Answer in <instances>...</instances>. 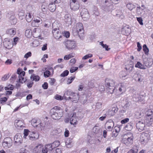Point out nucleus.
I'll use <instances>...</instances> for the list:
<instances>
[{
  "instance_id": "nucleus-12",
  "label": "nucleus",
  "mask_w": 153,
  "mask_h": 153,
  "mask_svg": "<svg viewBox=\"0 0 153 153\" xmlns=\"http://www.w3.org/2000/svg\"><path fill=\"white\" fill-rule=\"evenodd\" d=\"M81 15L84 21H87L89 18V15L87 9H83L81 12Z\"/></svg>"
},
{
  "instance_id": "nucleus-20",
  "label": "nucleus",
  "mask_w": 153,
  "mask_h": 153,
  "mask_svg": "<svg viewBox=\"0 0 153 153\" xmlns=\"http://www.w3.org/2000/svg\"><path fill=\"white\" fill-rule=\"evenodd\" d=\"M70 123L73 125H76L77 124V121L76 117V114L74 113L70 118Z\"/></svg>"
},
{
  "instance_id": "nucleus-13",
  "label": "nucleus",
  "mask_w": 153,
  "mask_h": 153,
  "mask_svg": "<svg viewBox=\"0 0 153 153\" xmlns=\"http://www.w3.org/2000/svg\"><path fill=\"white\" fill-rule=\"evenodd\" d=\"M121 32L123 34L127 35L130 33L131 29L128 25H123L122 28Z\"/></svg>"
},
{
  "instance_id": "nucleus-45",
  "label": "nucleus",
  "mask_w": 153,
  "mask_h": 153,
  "mask_svg": "<svg viewBox=\"0 0 153 153\" xmlns=\"http://www.w3.org/2000/svg\"><path fill=\"white\" fill-rule=\"evenodd\" d=\"M41 9L44 13H46L47 9L46 6H45L44 4H42L41 6Z\"/></svg>"
},
{
  "instance_id": "nucleus-55",
  "label": "nucleus",
  "mask_w": 153,
  "mask_h": 153,
  "mask_svg": "<svg viewBox=\"0 0 153 153\" xmlns=\"http://www.w3.org/2000/svg\"><path fill=\"white\" fill-rule=\"evenodd\" d=\"M55 98L58 100H62L63 99V97L58 94H56L55 96Z\"/></svg>"
},
{
  "instance_id": "nucleus-14",
  "label": "nucleus",
  "mask_w": 153,
  "mask_h": 153,
  "mask_svg": "<svg viewBox=\"0 0 153 153\" xmlns=\"http://www.w3.org/2000/svg\"><path fill=\"white\" fill-rule=\"evenodd\" d=\"M41 32L40 30L38 28H34L33 30V35L34 37H39V39H43V37H41L40 32Z\"/></svg>"
},
{
  "instance_id": "nucleus-4",
  "label": "nucleus",
  "mask_w": 153,
  "mask_h": 153,
  "mask_svg": "<svg viewBox=\"0 0 153 153\" xmlns=\"http://www.w3.org/2000/svg\"><path fill=\"white\" fill-rule=\"evenodd\" d=\"M65 45L69 50H73L76 47V43L73 40H68L65 41Z\"/></svg>"
},
{
  "instance_id": "nucleus-3",
  "label": "nucleus",
  "mask_w": 153,
  "mask_h": 153,
  "mask_svg": "<svg viewBox=\"0 0 153 153\" xmlns=\"http://www.w3.org/2000/svg\"><path fill=\"white\" fill-rule=\"evenodd\" d=\"M65 95L69 96L68 98V100H71V101L74 103H76L79 98L78 94L74 93L70 91H67L65 94Z\"/></svg>"
},
{
  "instance_id": "nucleus-2",
  "label": "nucleus",
  "mask_w": 153,
  "mask_h": 153,
  "mask_svg": "<svg viewBox=\"0 0 153 153\" xmlns=\"http://www.w3.org/2000/svg\"><path fill=\"white\" fill-rule=\"evenodd\" d=\"M63 112L61 108L57 106L54 107L50 111L51 117L55 120L59 119L62 116Z\"/></svg>"
},
{
  "instance_id": "nucleus-51",
  "label": "nucleus",
  "mask_w": 153,
  "mask_h": 153,
  "mask_svg": "<svg viewBox=\"0 0 153 153\" xmlns=\"http://www.w3.org/2000/svg\"><path fill=\"white\" fill-rule=\"evenodd\" d=\"M51 74V73L49 71L47 70L44 73V76L45 77H49Z\"/></svg>"
},
{
  "instance_id": "nucleus-33",
  "label": "nucleus",
  "mask_w": 153,
  "mask_h": 153,
  "mask_svg": "<svg viewBox=\"0 0 153 153\" xmlns=\"http://www.w3.org/2000/svg\"><path fill=\"white\" fill-rule=\"evenodd\" d=\"M74 53H71L69 54L65 55L64 57V59L65 60H68L71 58L74 57Z\"/></svg>"
},
{
  "instance_id": "nucleus-1",
  "label": "nucleus",
  "mask_w": 153,
  "mask_h": 153,
  "mask_svg": "<svg viewBox=\"0 0 153 153\" xmlns=\"http://www.w3.org/2000/svg\"><path fill=\"white\" fill-rule=\"evenodd\" d=\"M72 31L74 35H78L81 39H83L84 30L82 23L79 22L76 24V26L73 28Z\"/></svg>"
},
{
  "instance_id": "nucleus-8",
  "label": "nucleus",
  "mask_w": 153,
  "mask_h": 153,
  "mask_svg": "<svg viewBox=\"0 0 153 153\" xmlns=\"http://www.w3.org/2000/svg\"><path fill=\"white\" fill-rule=\"evenodd\" d=\"M146 119L148 122H151L153 121V111L151 109H148L146 112Z\"/></svg>"
},
{
  "instance_id": "nucleus-53",
  "label": "nucleus",
  "mask_w": 153,
  "mask_h": 153,
  "mask_svg": "<svg viewBox=\"0 0 153 153\" xmlns=\"http://www.w3.org/2000/svg\"><path fill=\"white\" fill-rule=\"evenodd\" d=\"M7 100V98L6 97L1 98L0 99V103L1 104L4 103Z\"/></svg>"
},
{
  "instance_id": "nucleus-57",
  "label": "nucleus",
  "mask_w": 153,
  "mask_h": 153,
  "mask_svg": "<svg viewBox=\"0 0 153 153\" xmlns=\"http://www.w3.org/2000/svg\"><path fill=\"white\" fill-rule=\"evenodd\" d=\"M83 98H85L84 99L82 100H81V102L83 104H84L85 103H86L87 101V99L86 98V97L85 96V95H84L83 96Z\"/></svg>"
},
{
  "instance_id": "nucleus-50",
  "label": "nucleus",
  "mask_w": 153,
  "mask_h": 153,
  "mask_svg": "<svg viewBox=\"0 0 153 153\" xmlns=\"http://www.w3.org/2000/svg\"><path fill=\"white\" fill-rule=\"evenodd\" d=\"M13 85H9L7 87H5L4 88L5 90H13Z\"/></svg>"
},
{
  "instance_id": "nucleus-19",
  "label": "nucleus",
  "mask_w": 153,
  "mask_h": 153,
  "mask_svg": "<svg viewBox=\"0 0 153 153\" xmlns=\"http://www.w3.org/2000/svg\"><path fill=\"white\" fill-rule=\"evenodd\" d=\"M9 17V21L11 25H14L16 24L17 21L13 13L8 14Z\"/></svg>"
},
{
  "instance_id": "nucleus-58",
  "label": "nucleus",
  "mask_w": 153,
  "mask_h": 153,
  "mask_svg": "<svg viewBox=\"0 0 153 153\" xmlns=\"http://www.w3.org/2000/svg\"><path fill=\"white\" fill-rule=\"evenodd\" d=\"M137 21H138L140 24L141 25H143V20L141 17H137Z\"/></svg>"
},
{
  "instance_id": "nucleus-56",
  "label": "nucleus",
  "mask_w": 153,
  "mask_h": 153,
  "mask_svg": "<svg viewBox=\"0 0 153 153\" xmlns=\"http://www.w3.org/2000/svg\"><path fill=\"white\" fill-rule=\"evenodd\" d=\"M102 104L101 102H97L96 105V107L97 108L99 109L102 108Z\"/></svg>"
},
{
  "instance_id": "nucleus-47",
  "label": "nucleus",
  "mask_w": 153,
  "mask_h": 153,
  "mask_svg": "<svg viewBox=\"0 0 153 153\" xmlns=\"http://www.w3.org/2000/svg\"><path fill=\"white\" fill-rule=\"evenodd\" d=\"M37 24L38 23H42V20L39 17H37L36 19L34 18L33 20Z\"/></svg>"
},
{
  "instance_id": "nucleus-10",
  "label": "nucleus",
  "mask_w": 153,
  "mask_h": 153,
  "mask_svg": "<svg viewBox=\"0 0 153 153\" xmlns=\"http://www.w3.org/2000/svg\"><path fill=\"white\" fill-rule=\"evenodd\" d=\"M136 127L137 129L140 132L144 130L145 127L144 121L141 120L139 121L136 124Z\"/></svg>"
},
{
  "instance_id": "nucleus-27",
  "label": "nucleus",
  "mask_w": 153,
  "mask_h": 153,
  "mask_svg": "<svg viewBox=\"0 0 153 153\" xmlns=\"http://www.w3.org/2000/svg\"><path fill=\"white\" fill-rule=\"evenodd\" d=\"M127 75V71H121L119 74V76L120 78L122 79H125V78Z\"/></svg>"
},
{
  "instance_id": "nucleus-9",
  "label": "nucleus",
  "mask_w": 153,
  "mask_h": 153,
  "mask_svg": "<svg viewBox=\"0 0 153 153\" xmlns=\"http://www.w3.org/2000/svg\"><path fill=\"white\" fill-rule=\"evenodd\" d=\"M31 123L34 127H40L43 126L41 120L39 119H32L31 121Z\"/></svg>"
},
{
  "instance_id": "nucleus-43",
  "label": "nucleus",
  "mask_w": 153,
  "mask_h": 153,
  "mask_svg": "<svg viewBox=\"0 0 153 153\" xmlns=\"http://www.w3.org/2000/svg\"><path fill=\"white\" fill-rule=\"evenodd\" d=\"M126 7L127 8L130 10H132L134 8V5L130 3L127 4Z\"/></svg>"
},
{
  "instance_id": "nucleus-42",
  "label": "nucleus",
  "mask_w": 153,
  "mask_h": 153,
  "mask_svg": "<svg viewBox=\"0 0 153 153\" xmlns=\"http://www.w3.org/2000/svg\"><path fill=\"white\" fill-rule=\"evenodd\" d=\"M92 56L93 55L91 53H89L83 56L82 58V59L83 60L87 59H88L89 58L91 57H92Z\"/></svg>"
},
{
  "instance_id": "nucleus-41",
  "label": "nucleus",
  "mask_w": 153,
  "mask_h": 153,
  "mask_svg": "<svg viewBox=\"0 0 153 153\" xmlns=\"http://www.w3.org/2000/svg\"><path fill=\"white\" fill-rule=\"evenodd\" d=\"M53 148H55L58 147L60 145V142L58 141H56L54 142L53 143L51 144Z\"/></svg>"
},
{
  "instance_id": "nucleus-17",
  "label": "nucleus",
  "mask_w": 153,
  "mask_h": 153,
  "mask_svg": "<svg viewBox=\"0 0 153 153\" xmlns=\"http://www.w3.org/2000/svg\"><path fill=\"white\" fill-rule=\"evenodd\" d=\"M105 86L113 87L115 86V82L112 79L106 78L105 81Z\"/></svg>"
},
{
  "instance_id": "nucleus-40",
  "label": "nucleus",
  "mask_w": 153,
  "mask_h": 153,
  "mask_svg": "<svg viewBox=\"0 0 153 153\" xmlns=\"http://www.w3.org/2000/svg\"><path fill=\"white\" fill-rule=\"evenodd\" d=\"M65 144L66 146L68 148H71L72 146V142H70L69 140H67L66 141Z\"/></svg>"
},
{
  "instance_id": "nucleus-64",
  "label": "nucleus",
  "mask_w": 153,
  "mask_h": 153,
  "mask_svg": "<svg viewBox=\"0 0 153 153\" xmlns=\"http://www.w3.org/2000/svg\"><path fill=\"white\" fill-rule=\"evenodd\" d=\"M99 89L101 92L105 91V87L104 86L101 85L99 86Z\"/></svg>"
},
{
  "instance_id": "nucleus-24",
  "label": "nucleus",
  "mask_w": 153,
  "mask_h": 153,
  "mask_svg": "<svg viewBox=\"0 0 153 153\" xmlns=\"http://www.w3.org/2000/svg\"><path fill=\"white\" fill-rule=\"evenodd\" d=\"M127 141L130 144H132L133 143V136H132L130 137H128L127 138V139L126 138L123 139L122 140V142L123 143H124L126 144L127 143V142H125V141Z\"/></svg>"
},
{
  "instance_id": "nucleus-29",
  "label": "nucleus",
  "mask_w": 153,
  "mask_h": 153,
  "mask_svg": "<svg viewBox=\"0 0 153 153\" xmlns=\"http://www.w3.org/2000/svg\"><path fill=\"white\" fill-rule=\"evenodd\" d=\"M7 34L10 35H14L16 33L15 29L14 28H11L8 30L7 31Z\"/></svg>"
},
{
  "instance_id": "nucleus-44",
  "label": "nucleus",
  "mask_w": 153,
  "mask_h": 153,
  "mask_svg": "<svg viewBox=\"0 0 153 153\" xmlns=\"http://www.w3.org/2000/svg\"><path fill=\"white\" fill-rule=\"evenodd\" d=\"M100 44L102 46L103 48H105L106 50V51H108V50L110 49L108 48V46L106 44H104L103 43V42H100Z\"/></svg>"
},
{
  "instance_id": "nucleus-22",
  "label": "nucleus",
  "mask_w": 153,
  "mask_h": 153,
  "mask_svg": "<svg viewBox=\"0 0 153 153\" xmlns=\"http://www.w3.org/2000/svg\"><path fill=\"white\" fill-rule=\"evenodd\" d=\"M106 88V91L108 94H113L115 89V86L113 87L105 86Z\"/></svg>"
},
{
  "instance_id": "nucleus-37",
  "label": "nucleus",
  "mask_w": 153,
  "mask_h": 153,
  "mask_svg": "<svg viewBox=\"0 0 153 153\" xmlns=\"http://www.w3.org/2000/svg\"><path fill=\"white\" fill-rule=\"evenodd\" d=\"M143 50L146 55H147L148 54L149 49L147 47L146 45L144 44L143 45Z\"/></svg>"
},
{
  "instance_id": "nucleus-49",
  "label": "nucleus",
  "mask_w": 153,
  "mask_h": 153,
  "mask_svg": "<svg viewBox=\"0 0 153 153\" xmlns=\"http://www.w3.org/2000/svg\"><path fill=\"white\" fill-rule=\"evenodd\" d=\"M78 69V67H72L70 69V71L71 73H73L77 71Z\"/></svg>"
},
{
  "instance_id": "nucleus-35",
  "label": "nucleus",
  "mask_w": 153,
  "mask_h": 153,
  "mask_svg": "<svg viewBox=\"0 0 153 153\" xmlns=\"http://www.w3.org/2000/svg\"><path fill=\"white\" fill-rule=\"evenodd\" d=\"M135 97H135V100L134 101L136 102H141L142 100L141 99L140 96L139 95V94L137 93L136 94L135 92Z\"/></svg>"
},
{
  "instance_id": "nucleus-18",
  "label": "nucleus",
  "mask_w": 153,
  "mask_h": 153,
  "mask_svg": "<svg viewBox=\"0 0 153 153\" xmlns=\"http://www.w3.org/2000/svg\"><path fill=\"white\" fill-rule=\"evenodd\" d=\"M52 33L56 39H58L61 37V32L57 28H54L52 30Z\"/></svg>"
},
{
  "instance_id": "nucleus-62",
  "label": "nucleus",
  "mask_w": 153,
  "mask_h": 153,
  "mask_svg": "<svg viewBox=\"0 0 153 153\" xmlns=\"http://www.w3.org/2000/svg\"><path fill=\"white\" fill-rule=\"evenodd\" d=\"M137 47H138L137 50L138 51H140L142 49V47L139 42H137Z\"/></svg>"
},
{
  "instance_id": "nucleus-36",
  "label": "nucleus",
  "mask_w": 153,
  "mask_h": 153,
  "mask_svg": "<svg viewBox=\"0 0 153 153\" xmlns=\"http://www.w3.org/2000/svg\"><path fill=\"white\" fill-rule=\"evenodd\" d=\"M133 63L132 62H130V65H126L125 68L126 71L129 70V71H131L133 69V65L131 64V63Z\"/></svg>"
},
{
  "instance_id": "nucleus-25",
  "label": "nucleus",
  "mask_w": 153,
  "mask_h": 153,
  "mask_svg": "<svg viewBox=\"0 0 153 153\" xmlns=\"http://www.w3.org/2000/svg\"><path fill=\"white\" fill-rule=\"evenodd\" d=\"M71 19L70 15L67 14L64 16V21L65 22L68 24H71Z\"/></svg>"
},
{
  "instance_id": "nucleus-61",
  "label": "nucleus",
  "mask_w": 153,
  "mask_h": 153,
  "mask_svg": "<svg viewBox=\"0 0 153 153\" xmlns=\"http://www.w3.org/2000/svg\"><path fill=\"white\" fill-rule=\"evenodd\" d=\"M24 134V137L26 138V137L29 134V131L27 129H25Z\"/></svg>"
},
{
  "instance_id": "nucleus-46",
  "label": "nucleus",
  "mask_w": 153,
  "mask_h": 153,
  "mask_svg": "<svg viewBox=\"0 0 153 153\" xmlns=\"http://www.w3.org/2000/svg\"><path fill=\"white\" fill-rule=\"evenodd\" d=\"M69 71L68 70H66L64 71L62 73L60 76L61 77H64L67 76L69 74Z\"/></svg>"
},
{
  "instance_id": "nucleus-30",
  "label": "nucleus",
  "mask_w": 153,
  "mask_h": 153,
  "mask_svg": "<svg viewBox=\"0 0 153 153\" xmlns=\"http://www.w3.org/2000/svg\"><path fill=\"white\" fill-rule=\"evenodd\" d=\"M25 35L28 38L31 37L32 35L31 30L29 29L26 30L25 33Z\"/></svg>"
},
{
  "instance_id": "nucleus-5",
  "label": "nucleus",
  "mask_w": 153,
  "mask_h": 153,
  "mask_svg": "<svg viewBox=\"0 0 153 153\" xmlns=\"http://www.w3.org/2000/svg\"><path fill=\"white\" fill-rule=\"evenodd\" d=\"M150 138L149 135L147 133H142L140 137V140L142 144L147 143Z\"/></svg>"
},
{
  "instance_id": "nucleus-7",
  "label": "nucleus",
  "mask_w": 153,
  "mask_h": 153,
  "mask_svg": "<svg viewBox=\"0 0 153 153\" xmlns=\"http://www.w3.org/2000/svg\"><path fill=\"white\" fill-rule=\"evenodd\" d=\"M70 6L71 9L74 11L78 10L79 7V5L76 0H71Z\"/></svg>"
},
{
  "instance_id": "nucleus-60",
  "label": "nucleus",
  "mask_w": 153,
  "mask_h": 153,
  "mask_svg": "<svg viewBox=\"0 0 153 153\" xmlns=\"http://www.w3.org/2000/svg\"><path fill=\"white\" fill-rule=\"evenodd\" d=\"M56 81L55 79L54 78H51L49 80V82L51 85H52Z\"/></svg>"
},
{
  "instance_id": "nucleus-59",
  "label": "nucleus",
  "mask_w": 153,
  "mask_h": 153,
  "mask_svg": "<svg viewBox=\"0 0 153 153\" xmlns=\"http://www.w3.org/2000/svg\"><path fill=\"white\" fill-rule=\"evenodd\" d=\"M129 120V119L128 118H125L123 120H122L121 123L122 124H125L127 123Z\"/></svg>"
},
{
  "instance_id": "nucleus-52",
  "label": "nucleus",
  "mask_w": 153,
  "mask_h": 153,
  "mask_svg": "<svg viewBox=\"0 0 153 153\" xmlns=\"http://www.w3.org/2000/svg\"><path fill=\"white\" fill-rule=\"evenodd\" d=\"M141 7H142V8L141 7H137V13L138 14H139L140 13H138V11H140V10H144V9L145 8V6L144 5H141Z\"/></svg>"
},
{
  "instance_id": "nucleus-34",
  "label": "nucleus",
  "mask_w": 153,
  "mask_h": 153,
  "mask_svg": "<svg viewBox=\"0 0 153 153\" xmlns=\"http://www.w3.org/2000/svg\"><path fill=\"white\" fill-rule=\"evenodd\" d=\"M119 91L120 92L121 94L124 92L126 90V88L124 85L121 84L120 86L118 88Z\"/></svg>"
},
{
  "instance_id": "nucleus-48",
  "label": "nucleus",
  "mask_w": 153,
  "mask_h": 153,
  "mask_svg": "<svg viewBox=\"0 0 153 153\" xmlns=\"http://www.w3.org/2000/svg\"><path fill=\"white\" fill-rule=\"evenodd\" d=\"M75 78V77L74 76L71 77L70 78H69L67 82V84H71L74 80Z\"/></svg>"
},
{
  "instance_id": "nucleus-15",
  "label": "nucleus",
  "mask_w": 153,
  "mask_h": 153,
  "mask_svg": "<svg viewBox=\"0 0 153 153\" xmlns=\"http://www.w3.org/2000/svg\"><path fill=\"white\" fill-rule=\"evenodd\" d=\"M118 108L117 107L112 108L108 110L106 112V115L109 117L113 116L117 112Z\"/></svg>"
},
{
  "instance_id": "nucleus-6",
  "label": "nucleus",
  "mask_w": 153,
  "mask_h": 153,
  "mask_svg": "<svg viewBox=\"0 0 153 153\" xmlns=\"http://www.w3.org/2000/svg\"><path fill=\"white\" fill-rule=\"evenodd\" d=\"M12 143L11 139L9 137H7L4 140L2 145L4 148H9L12 146Z\"/></svg>"
},
{
  "instance_id": "nucleus-63",
  "label": "nucleus",
  "mask_w": 153,
  "mask_h": 153,
  "mask_svg": "<svg viewBox=\"0 0 153 153\" xmlns=\"http://www.w3.org/2000/svg\"><path fill=\"white\" fill-rule=\"evenodd\" d=\"M31 55V53L30 52H28L26 53L24 56V57L25 58H27L29 57H30Z\"/></svg>"
},
{
  "instance_id": "nucleus-32",
  "label": "nucleus",
  "mask_w": 153,
  "mask_h": 153,
  "mask_svg": "<svg viewBox=\"0 0 153 153\" xmlns=\"http://www.w3.org/2000/svg\"><path fill=\"white\" fill-rule=\"evenodd\" d=\"M135 67L141 69H146L145 67L139 62H137L135 65Z\"/></svg>"
},
{
  "instance_id": "nucleus-28",
  "label": "nucleus",
  "mask_w": 153,
  "mask_h": 153,
  "mask_svg": "<svg viewBox=\"0 0 153 153\" xmlns=\"http://www.w3.org/2000/svg\"><path fill=\"white\" fill-rule=\"evenodd\" d=\"M30 78L33 81H35L36 82L39 81L40 79V77L39 76L36 75L34 74H32L31 75Z\"/></svg>"
},
{
  "instance_id": "nucleus-26",
  "label": "nucleus",
  "mask_w": 153,
  "mask_h": 153,
  "mask_svg": "<svg viewBox=\"0 0 153 153\" xmlns=\"http://www.w3.org/2000/svg\"><path fill=\"white\" fill-rule=\"evenodd\" d=\"M49 9L50 10L53 12H54L56 9V6L55 4L52 2L49 5Z\"/></svg>"
},
{
  "instance_id": "nucleus-11",
  "label": "nucleus",
  "mask_w": 153,
  "mask_h": 153,
  "mask_svg": "<svg viewBox=\"0 0 153 153\" xmlns=\"http://www.w3.org/2000/svg\"><path fill=\"white\" fill-rule=\"evenodd\" d=\"M14 140L16 145H20L22 143V137L20 133L16 134L14 137Z\"/></svg>"
},
{
  "instance_id": "nucleus-39",
  "label": "nucleus",
  "mask_w": 153,
  "mask_h": 153,
  "mask_svg": "<svg viewBox=\"0 0 153 153\" xmlns=\"http://www.w3.org/2000/svg\"><path fill=\"white\" fill-rule=\"evenodd\" d=\"M42 149V146L41 144L37 146L34 148L35 151L38 152L39 151H41Z\"/></svg>"
},
{
  "instance_id": "nucleus-54",
  "label": "nucleus",
  "mask_w": 153,
  "mask_h": 153,
  "mask_svg": "<svg viewBox=\"0 0 153 153\" xmlns=\"http://www.w3.org/2000/svg\"><path fill=\"white\" fill-rule=\"evenodd\" d=\"M26 80V79L23 77L21 76L20 77V78H19V81L20 82H21L22 83L25 82Z\"/></svg>"
},
{
  "instance_id": "nucleus-31",
  "label": "nucleus",
  "mask_w": 153,
  "mask_h": 153,
  "mask_svg": "<svg viewBox=\"0 0 153 153\" xmlns=\"http://www.w3.org/2000/svg\"><path fill=\"white\" fill-rule=\"evenodd\" d=\"M26 21L28 22H30L33 19V17L30 13H27L26 15Z\"/></svg>"
},
{
  "instance_id": "nucleus-16",
  "label": "nucleus",
  "mask_w": 153,
  "mask_h": 153,
  "mask_svg": "<svg viewBox=\"0 0 153 153\" xmlns=\"http://www.w3.org/2000/svg\"><path fill=\"white\" fill-rule=\"evenodd\" d=\"M3 45L6 48L10 49L13 46L12 41L7 39H5L3 42Z\"/></svg>"
},
{
  "instance_id": "nucleus-21",
  "label": "nucleus",
  "mask_w": 153,
  "mask_h": 153,
  "mask_svg": "<svg viewBox=\"0 0 153 153\" xmlns=\"http://www.w3.org/2000/svg\"><path fill=\"white\" fill-rule=\"evenodd\" d=\"M29 139L32 140H35L39 137V135L37 133L32 132L29 134Z\"/></svg>"
},
{
  "instance_id": "nucleus-23",
  "label": "nucleus",
  "mask_w": 153,
  "mask_h": 153,
  "mask_svg": "<svg viewBox=\"0 0 153 153\" xmlns=\"http://www.w3.org/2000/svg\"><path fill=\"white\" fill-rule=\"evenodd\" d=\"M23 124V123L22 120H16L15 121V126L17 128L22 127Z\"/></svg>"
},
{
  "instance_id": "nucleus-38",
  "label": "nucleus",
  "mask_w": 153,
  "mask_h": 153,
  "mask_svg": "<svg viewBox=\"0 0 153 153\" xmlns=\"http://www.w3.org/2000/svg\"><path fill=\"white\" fill-rule=\"evenodd\" d=\"M45 149H47V151H51L53 149L51 144L46 145L45 146Z\"/></svg>"
}]
</instances>
